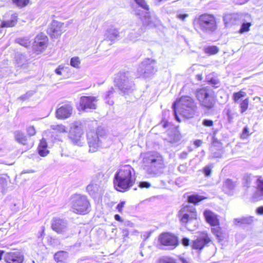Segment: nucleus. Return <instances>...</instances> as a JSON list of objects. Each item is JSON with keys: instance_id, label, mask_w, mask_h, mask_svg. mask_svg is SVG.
<instances>
[{"instance_id": "nucleus-1", "label": "nucleus", "mask_w": 263, "mask_h": 263, "mask_svg": "<svg viewBox=\"0 0 263 263\" xmlns=\"http://www.w3.org/2000/svg\"><path fill=\"white\" fill-rule=\"evenodd\" d=\"M114 186L116 190L124 192L128 190L136 180L135 172L130 165L122 166L115 175Z\"/></svg>"}, {"instance_id": "nucleus-2", "label": "nucleus", "mask_w": 263, "mask_h": 263, "mask_svg": "<svg viewBox=\"0 0 263 263\" xmlns=\"http://www.w3.org/2000/svg\"><path fill=\"white\" fill-rule=\"evenodd\" d=\"M142 158V166L147 174L153 176L161 174L165 167L161 154L157 152H149L144 154Z\"/></svg>"}, {"instance_id": "nucleus-3", "label": "nucleus", "mask_w": 263, "mask_h": 263, "mask_svg": "<svg viewBox=\"0 0 263 263\" xmlns=\"http://www.w3.org/2000/svg\"><path fill=\"white\" fill-rule=\"evenodd\" d=\"M175 117L177 121L180 120L177 115V107L180 113L186 118H193L196 112V106L192 98L189 96L182 97L175 102L172 106Z\"/></svg>"}, {"instance_id": "nucleus-4", "label": "nucleus", "mask_w": 263, "mask_h": 263, "mask_svg": "<svg viewBox=\"0 0 263 263\" xmlns=\"http://www.w3.org/2000/svg\"><path fill=\"white\" fill-rule=\"evenodd\" d=\"M71 208L74 213L84 215L90 211V205L86 196L76 194L71 197Z\"/></svg>"}, {"instance_id": "nucleus-5", "label": "nucleus", "mask_w": 263, "mask_h": 263, "mask_svg": "<svg viewBox=\"0 0 263 263\" xmlns=\"http://www.w3.org/2000/svg\"><path fill=\"white\" fill-rule=\"evenodd\" d=\"M115 83L124 93H129L134 89V84L128 72H120L116 77Z\"/></svg>"}, {"instance_id": "nucleus-6", "label": "nucleus", "mask_w": 263, "mask_h": 263, "mask_svg": "<svg viewBox=\"0 0 263 263\" xmlns=\"http://www.w3.org/2000/svg\"><path fill=\"white\" fill-rule=\"evenodd\" d=\"M196 97L202 106L207 109L213 107L215 100L211 90L206 88L200 89L197 91Z\"/></svg>"}, {"instance_id": "nucleus-7", "label": "nucleus", "mask_w": 263, "mask_h": 263, "mask_svg": "<svg viewBox=\"0 0 263 263\" xmlns=\"http://www.w3.org/2000/svg\"><path fill=\"white\" fill-rule=\"evenodd\" d=\"M157 71L156 62L154 60L146 59L139 65L137 72L139 76L145 78L149 77L154 74Z\"/></svg>"}, {"instance_id": "nucleus-8", "label": "nucleus", "mask_w": 263, "mask_h": 263, "mask_svg": "<svg viewBox=\"0 0 263 263\" xmlns=\"http://www.w3.org/2000/svg\"><path fill=\"white\" fill-rule=\"evenodd\" d=\"M83 132L80 124L76 122L71 124L69 132L68 137L75 144L81 146L83 139Z\"/></svg>"}, {"instance_id": "nucleus-9", "label": "nucleus", "mask_w": 263, "mask_h": 263, "mask_svg": "<svg viewBox=\"0 0 263 263\" xmlns=\"http://www.w3.org/2000/svg\"><path fill=\"white\" fill-rule=\"evenodd\" d=\"M198 22L201 29L205 32H212L216 29L215 19L211 15H201L200 16Z\"/></svg>"}, {"instance_id": "nucleus-10", "label": "nucleus", "mask_w": 263, "mask_h": 263, "mask_svg": "<svg viewBox=\"0 0 263 263\" xmlns=\"http://www.w3.org/2000/svg\"><path fill=\"white\" fill-rule=\"evenodd\" d=\"M178 216L181 222L187 223L196 219V212L194 206L185 205L179 212Z\"/></svg>"}, {"instance_id": "nucleus-11", "label": "nucleus", "mask_w": 263, "mask_h": 263, "mask_svg": "<svg viewBox=\"0 0 263 263\" xmlns=\"http://www.w3.org/2000/svg\"><path fill=\"white\" fill-rule=\"evenodd\" d=\"M87 140L89 146V152H95L99 148L105 146L102 144V141L105 140V138L99 136L98 133L92 132L88 133Z\"/></svg>"}, {"instance_id": "nucleus-12", "label": "nucleus", "mask_w": 263, "mask_h": 263, "mask_svg": "<svg viewBox=\"0 0 263 263\" xmlns=\"http://www.w3.org/2000/svg\"><path fill=\"white\" fill-rule=\"evenodd\" d=\"M97 97L94 96H82L79 100L78 109L83 111L95 109L97 108Z\"/></svg>"}, {"instance_id": "nucleus-13", "label": "nucleus", "mask_w": 263, "mask_h": 263, "mask_svg": "<svg viewBox=\"0 0 263 263\" xmlns=\"http://www.w3.org/2000/svg\"><path fill=\"white\" fill-rule=\"evenodd\" d=\"M65 30L64 23L53 21L49 25L47 31L52 38H56L61 35Z\"/></svg>"}, {"instance_id": "nucleus-14", "label": "nucleus", "mask_w": 263, "mask_h": 263, "mask_svg": "<svg viewBox=\"0 0 263 263\" xmlns=\"http://www.w3.org/2000/svg\"><path fill=\"white\" fill-rule=\"evenodd\" d=\"M51 228L59 234H65L68 231V224L66 220L55 217L51 221Z\"/></svg>"}, {"instance_id": "nucleus-15", "label": "nucleus", "mask_w": 263, "mask_h": 263, "mask_svg": "<svg viewBox=\"0 0 263 263\" xmlns=\"http://www.w3.org/2000/svg\"><path fill=\"white\" fill-rule=\"evenodd\" d=\"M48 39L44 33H41L37 34L35 37L33 44V48L37 51H43L47 46Z\"/></svg>"}, {"instance_id": "nucleus-16", "label": "nucleus", "mask_w": 263, "mask_h": 263, "mask_svg": "<svg viewBox=\"0 0 263 263\" xmlns=\"http://www.w3.org/2000/svg\"><path fill=\"white\" fill-rule=\"evenodd\" d=\"M72 110V106L70 104H63L57 109L56 117L60 119H67L71 116Z\"/></svg>"}, {"instance_id": "nucleus-17", "label": "nucleus", "mask_w": 263, "mask_h": 263, "mask_svg": "<svg viewBox=\"0 0 263 263\" xmlns=\"http://www.w3.org/2000/svg\"><path fill=\"white\" fill-rule=\"evenodd\" d=\"M159 239L164 246L175 247L178 245L177 238L168 233L161 234Z\"/></svg>"}, {"instance_id": "nucleus-18", "label": "nucleus", "mask_w": 263, "mask_h": 263, "mask_svg": "<svg viewBox=\"0 0 263 263\" xmlns=\"http://www.w3.org/2000/svg\"><path fill=\"white\" fill-rule=\"evenodd\" d=\"M130 30L127 36V39L132 42H136L139 40L143 33V29L140 24H135L131 25Z\"/></svg>"}, {"instance_id": "nucleus-19", "label": "nucleus", "mask_w": 263, "mask_h": 263, "mask_svg": "<svg viewBox=\"0 0 263 263\" xmlns=\"http://www.w3.org/2000/svg\"><path fill=\"white\" fill-rule=\"evenodd\" d=\"M148 11H146L143 16H141L143 24L150 27L158 26L160 24V20L155 15L150 16Z\"/></svg>"}, {"instance_id": "nucleus-20", "label": "nucleus", "mask_w": 263, "mask_h": 263, "mask_svg": "<svg viewBox=\"0 0 263 263\" xmlns=\"http://www.w3.org/2000/svg\"><path fill=\"white\" fill-rule=\"evenodd\" d=\"M4 258L7 263H22L24 256L20 252H12L7 253Z\"/></svg>"}, {"instance_id": "nucleus-21", "label": "nucleus", "mask_w": 263, "mask_h": 263, "mask_svg": "<svg viewBox=\"0 0 263 263\" xmlns=\"http://www.w3.org/2000/svg\"><path fill=\"white\" fill-rule=\"evenodd\" d=\"M211 241L208 234L204 233L202 236L193 242L192 247L195 249L201 250Z\"/></svg>"}, {"instance_id": "nucleus-22", "label": "nucleus", "mask_w": 263, "mask_h": 263, "mask_svg": "<svg viewBox=\"0 0 263 263\" xmlns=\"http://www.w3.org/2000/svg\"><path fill=\"white\" fill-rule=\"evenodd\" d=\"M256 189L252 196L254 201L263 200V180L258 179L256 182Z\"/></svg>"}, {"instance_id": "nucleus-23", "label": "nucleus", "mask_w": 263, "mask_h": 263, "mask_svg": "<svg viewBox=\"0 0 263 263\" xmlns=\"http://www.w3.org/2000/svg\"><path fill=\"white\" fill-rule=\"evenodd\" d=\"M204 216L208 223L212 226L219 225V219L216 214L209 210H206L204 212Z\"/></svg>"}, {"instance_id": "nucleus-24", "label": "nucleus", "mask_w": 263, "mask_h": 263, "mask_svg": "<svg viewBox=\"0 0 263 263\" xmlns=\"http://www.w3.org/2000/svg\"><path fill=\"white\" fill-rule=\"evenodd\" d=\"M106 39L109 41H115L120 36L119 31L114 27L107 29L105 34Z\"/></svg>"}, {"instance_id": "nucleus-25", "label": "nucleus", "mask_w": 263, "mask_h": 263, "mask_svg": "<svg viewBox=\"0 0 263 263\" xmlns=\"http://www.w3.org/2000/svg\"><path fill=\"white\" fill-rule=\"evenodd\" d=\"M17 21V15L16 13H13L9 20H4L2 21L0 25L1 27H12L14 26Z\"/></svg>"}, {"instance_id": "nucleus-26", "label": "nucleus", "mask_w": 263, "mask_h": 263, "mask_svg": "<svg viewBox=\"0 0 263 263\" xmlns=\"http://www.w3.org/2000/svg\"><path fill=\"white\" fill-rule=\"evenodd\" d=\"M38 150L40 155L42 157L47 156L49 153V151L47 149V143L44 139L41 140Z\"/></svg>"}, {"instance_id": "nucleus-27", "label": "nucleus", "mask_w": 263, "mask_h": 263, "mask_svg": "<svg viewBox=\"0 0 263 263\" xmlns=\"http://www.w3.org/2000/svg\"><path fill=\"white\" fill-rule=\"evenodd\" d=\"M68 256V253L64 251H59L54 254L55 260L60 263H64Z\"/></svg>"}, {"instance_id": "nucleus-28", "label": "nucleus", "mask_w": 263, "mask_h": 263, "mask_svg": "<svg viewBox=\"0 0 263 263\" xmlns=\"http://www.w3.org/2000/svg\"><path fill=\"white\" fill-rule=\"evenodd\" d=\"M14 135L17 142L23 145L27 144V138L24 133L21 131H16L15 132Z\"/></svg>"}, {"instance_id": "nucleus-29", "label": "nucleus", "mask_w": 263, "mask_h": 263, "mask_svg": "<svg viewBox=\"0 0 263 263\" xmlns=\"http://www.w3.org/2000/svg\"><path fill=\"white\" fill-rule=\"evenodd\" d=\"M236 185L235 182L230 179H226L223 182V189L226 192H229L234 189Z\"/></svg>"}, {"instance_id": "nucleus-30", "label": "nucleus", "mask_w": 263, "mask_h": 263, "mask_svg": "<svg viewBox=\"0 0 263 263\" xmlns=\"http://www.w3.org/2000/svg\"><path fill=\"white\" fill-rule=\"evenodd\" d=\"M114 92V88L113 87H111L109 90L107 91L104 95V99L105 100L106 103L110 105H113L114 103L112 100H110Z\"/></svg>"}, {"instance_id": "nucleus-31", "label": "nucleus", "mask_w": 263, "mask_h": 263, "mask_svg": "<svg viewBox=\"0 0 263 263\" xmlns=\"http://www.w3.org/2000/svg\"><path fill=\"white\" fill-rule=\"evenodd\" d=\"M204 199L202 196L198 195H192L188 197V201L190 203L196 204Z\"/></svg>"}, {"instance_id": "nucleus-32", "label": "nucleus", "mask_w": 263, "mask_h": 263, "mask_svg": "<svg viewBox=\"0 0 263 263\" xmlns=\"http://www.w3.org/2000/svg\"><path fill=\"white\" fill-rule=\"evenodd\" d=\"M16 42L22 46L27 47L30 45V41L27 37L18 38L16 40Z\"/></svg>"}, {"instance_id": "nucleus-33", "label": "nucleus", "mask_w": 263, "mask_h": 263, "mask_svg": "<svg viewBox=\"0 0 263 263\" xmlns=\"http://www.w3.org/2000/svg\"><path fill=\"white\" fill-rule=\"evenodd\" d=\"M219 51L218 48L216 46H209L204 48L205 53L209 54H214L217 53Z\"/></svg>"}, {"instance_id": "nucleus-34", "label": "nucleus", "mask_w": 263, "mask_h": 263, "mask_svg": "<svg viewBox=\"0 0 263 263\" xmlns=\"http://www.w3.org/2000/svg\"><path fill=\"white\" fill-rule=\"evenodd\" d=\"M235 221L238 223L249 224L253 221V217H243L241 218H236Z\"/></svg>"}, {"instance_id": "nucleus-35", "label": "nucleus", "mask_w": 263, "mask_h": 263, "mask_svg": "<svg viewBox=\"0 0 263 263\" xmlns=\"http://www.w3.org/2000/svg\"><path fill=\"white\" fill-rule=\"evenodd\" d=\"M247 93L246 92L240 90L237 92H234L233 95V99L234 102H237L240 99L245 97Z\"/></svg>"}, {"instance_id": "nucleus-36", "label": "nucleus", "mask_w": 263, "mask_h": 263, "mask_svg": "<svg viewBox=\"0 0 263 263\" xmlns=\"http://www.w3.org/2000/svg\"><path fill=\"white\" fill-rule=\"evenodd\" d=\"M51 127L53 130H57L60 133H67V128L62 124L53 125H52Z\"/></svg>"}, {"instance_id": "nucleus-37", "label": "nucleus", "mask_w": 263, "mask_h": 263, "mask_svg": "<svg viewBox=\"0 0 263 263\" xmlns=\"http://www.w3.org/2000/svg\"><path fill=\"white\" fill-rule=\"evenodd\" d=\"M98 185L96 183H90L87 185L86 190L90 195H92L98 190Z\"/></svg>"}, {"instance_id": "nucleus-38", "label": "nucleus", "mask_w": 263, "mask_h": 263, "mask_svg": "<svg viewBox=\"0 0 263 263\" xmlns=\"http://www.w3.org/2000/svg\"><path fill=\"white\" fill-rule=\"evenodd\" d=\"M249 105V99H246L243 100L240 104V111L241 113L244 112L248 108Z\"/></svg>"}, {"instance_id": "nucleus-39", "label": "nucleus", "mask_w": 263, "mask_h": 263, "mask_svg": "<svg viewBox=\"0 0 263 263\" xmlns=\"http://www.w3.org/2000/svg\"><path fill=\"white\" fill-rule=\"evenodd\" d=\"M80 64V60L77 57H73L70 60V65L75 68H79Z\"/></svg>"}, {"instance_id": "nucleus-40", "label": "nucleus", "mask_w": 263, "mask_h": 263, "mask_svg": "<svg viewBox=\"0 0 263 263\" xmlns=\"http://www.w3.org/2000/svg\"><path fill=\"white\" fill-rule=\"evenodd\" d=\"M135 2L138 4L140 7L144 9L146 11H148L149 10V7L147 5L145 0H134Z\"/></svg>"}, {"instance_id": "nucleus-41", "label": "nucleus", "mask_w": 263, "mask_h": 263, "mask_svg": "<svg viewBox=\"0 0 263 263\" xmlns=\"http://www.w3.org/2000/svg\"><path fill=\"white\" fill-rule=\"evenodd\" d=\"M13 3L18 7H24L26 6L29 0H12Z\"/></svg>"}, {"instance_id": "nucleus-42", "label": "nucleus", "mask_w": 263, "mask_h": 263, "mask_svg": "<svg viewBox=\"0 0 263 263\" xmlns=\"http://www.w3.org/2000/svg\"><path fill=\"white\" fill-rule=\"evenodd\" d=\"M212 233L218 238L221 237V230L219 227L213 228L211 229Z\"/></svg>"}, {"instance_id": "nucleus-43", "label": "nucleus", "mask_w": 263, "mask_h": 263, "mask_svg": "<svg viewBox=\"0 0 263 263\" xmlns=\"http://www.w3.org/2000/svg\"><path fill=\"white\" fill-rule=\"evenodd\" d=\"M27 132L30 136H33L36 134V130L33 126H29L27 128Z\"/></svg>"}, {"instance_id": "nucleus-44", "label": "nucleus", "mask_w": 263, "mask_h": 263, "mask_svg": "<svg viewBox=\"0 0 263 263\" xmlns=\"http://www.w3.org/2000/svg\"><path fill=\"white\" fill-rule=\"evenodd\" d=\"M158 263H176L175 260L168 257H164L159 259Z\"/></svg>"}, {"instance_id": "nucleus-45", "label": "nucleus", "mask_w": 263, "mask_h": 263, "mask_svg": "<svg viewBox=\"0 0 263 263\" xmlns=\"http://www.w3.org/2000/svg\"><path fill=\"white\" fill-rule=\"evenodd\" d=\"M180 139V135L175 131L172 135V138L171 139V141L172 142H175L178 141Z\"/></svg>"}, {"instance_id": "nucleus-46", "label": "nucleus", "mask_w": 263, "mask_h": 263, "mask_svg": "<svg viewBox=\"0 0 263 263\" xmlns=\"http://www.w3.org/2000/svg\"><path fill=\"white\" fill-rule=\"evenodd\" d=\"M250 26V23H243L241 25L240 31L241 32L248 31L249 30Z\"/></svg>"}, {"instance_id": "nucleus-47", "label": "nucleus", "mask_w": 263, "mask_h": 263, "mask_svg": "<svg viewBox=\"0 0 263 263\" xmlns=\"http://www.w3.org/2000/svg\"><path fill=\"white\" fill-rule=\"evenodd\" d=\"M65 68V66L63 64H61L59 65L55 69V72L58 75H62V71L64 70Z\"/></svg>"}, {"instance_id": "nucleus-48", "label": "nucleus", "mask_w": 263, "mask_h": 263, "mask_svg": "<svg viewBox=\"0 0 263 263\" xmlns=\"http://www.w3.org/2000/svg\"><path fill=\"white\" fill-rule=\"evenodd\" d=\"M202 125L205 126L211 127L213 125V121L210 119H205L202 121Z\"/></svg>"}, {"instance_id": "nucleus-49", "label": "nucleus", "mask_w": 263, "mask_h": 263, "mask_svg": "<svg viewBox=\"0 0 263 263\" xmlns=\"http://www.w3.org/2000/svg\"><path fill=\"white\" fill-rule=\"evenodd\" d=\"M203 172L206 176H209L211 173V168L209 166H206L203 168Z\"/></svg>"}, {"instance_id": "nucleus-50", "label": "nucleus", "mask_w": 263, "mask_h": 263, "mask_svg": "<svg viewBox=\"0 0 263 263\" xmlns=\"http://www.w3.org/2000/svg\"><path fill=\"white\" fill-rule=\"evenodd\" d=\"M139 186L141 188H148L151 186V184L146 181H142L139 183Z\"/></svg>"}, {"instance_id": "nucleus-51", "label": "nucleus", "mask_w": 263, "mask_h": 263, "mask_svg": "<svg viewBox=\"0 0 263 263\" xmlns=\"http://www.w3.org/2000/svg\"><path fill=\"white\" fill-rule=\"evenodd\" d=\"M249 136V129L248 127H245L242 131V133L241 135V138L245 139Z\"/></svg>"}, {"instance_id": "nucleus-52", "label": "nucleus", "mask_w": 263, "mask_h": 263, "mask_svg": "<svg viewBox=\"0 0 263 263\" xmlns=\"http://www.w3.org/2000/svg\"><path fill=\"white\" fill-rule=\"evenodd\" d=\"M125 201H121L117 206V209L119 212H121L122 211V209L125 205Z\"/></svg>"}, {"instance_id": "nucleus-53", "label": "nucleus", "mask_w": 263, "mask_h": 263, "mask_svg": "<svg viewBox=\"0 0 263 263\" xmlns=\"http://www.w3.org/2000/svg\"><path fill=\"white\" fill-rule=\"evenodd\" d=\"M178 170L182 173H184L186 171V167L185 165L182 164L178 166Z\"/></svg>"}, {"instance_id": "nucleus-54", "label": "nucleus", "mask_w": 263, "mask_h": 263, "mask_svg": "<svg viewBox=\"0 0 263 263\" xmlns=\"http://www.w3.org/2000/svg\"><path fill=\"white\" fill-rule=\"evenodd\" d=\"M210 82L211 84L215 85L216 87H217V85H218L219 84V81H218V80L216 79H215V78L211 79V80H210Z\"/></svg>"}, {"instance_id": "nucleus-55", "label": "nucleus", "mask_w": 263, "mask_h": 263, "mask_svg": "<svg viewBox=\"0 0 263 263\" xmlns=\"http://www.w3.org/2000/svg\"><path fill=\"white\" fill-rule=\"evenodd\" d=\"M188 16L187 14H178L177 17L181 20H184L186 17Z\"/></svg>"}, {"instance_id": "nucleus-56", "label": "nucleus", "mask_w": 263, "mask_h": 263, "mask_svg": "<svg viewBox=\"0 0 263 263\" xmlns=\"http://www.w3.org/2000/svg\"><path fill=\"white\" fill-rule=\"evenodd\" d=\"M180 260L181 263H191L189 258H184L183 257H180Z\"/></svg>"}, {"instance_id": "nucleus-57", "label": "nucleus", "mask_w": 263, "mask_h": 263, "mask_svg": "<svg viewBox=\"0 0 263 263\" xmlns=\"http://www.w3.org/2000/svg\"><path fill=\"white\" fill-rule=\"evenodd\" d=\"M189 239L187 238H183L182 239V243L185 246H188L189 245Z\"/></svg>"}, {"instance_id": "nucleus-58", "label": "nucleus", "mask_w": 263, "mask_h": 263, "mask_svg": "<svg viewBox=\"0 0 263 263\" xmlns=\"http://www.w3.org/2000/svg\"><path fill=\"white\" fill-rule=\"evenodd\" d=\"M256 212L258 214L262 215L263 214V206H259L256 209Z\"/></svg>"}, {"instance_id": "nucleus-59", "label": "nucleus", "mask_w": 263, "mask_h": 263, "mask_svg": "<svg viewBox=\"0 0 263 263\" xmlns=\"http://www.w3.org/2000/svg\"><path fill=\"white\" fill-rule=\"evenodd\" d=\"M234 2H235L236 3H238L239 4H243L247 2L249 0H233Z\"/></svg>"}, {"instance_id": "nucleus-60", "label": "nucleus", "mask_w": 263, "mask_h": 263, "mask_svg": "<svg viewBox=\"0 0 263 263\" xmlns=\"http://www.w3.org/2000/svg\"><path fill=\"white\" fill-rule=\"evenodd\" d=\"M187 153L186 152H182L180 155V158L181 159H185L186 158Z\"/></svg>"}, {"instance_id": "nucleus-61", "label": "nucleus", "mask_w": 263, "mask_h": 263, "mask_svg": "<svg viewBox=\"0 0 263 263\" xmlns=\"http://www.w3.org/2000/svg\"><path fill=\"white\" fill-rule=\"evenodd\" d=\"M201 144L202 141L201 140H197L194 141V144L197 147L200 146Z\"/></svg>"}, {"instance_id": "nucleus-62", "label": "nucleus", "mask_w": 263, "mask_h": 263, "mask_svg": "<svg viewBox=\"0 0 263 263\" xmlns=\"http://www.w3.org/2000/svg\"><path fill=\"white\" fill-rule=\"evenodd\" d=\"M115 219L118 221H122V219L121 218V217H120V216L118 214H116L115 215Z\"/></svg>"}, {"instance_id": "nucleus-63", "label": "nucleus", "mask_w": 263, "mask_h": 263, "mask_svg": "<svg viewBox=\"0 0 263 263\" xmlns=\"http://www.w3.org/2000/svg\"><path fill=\"white\" fill-rule=\"evenodd\" d=\"M213 157L215 158H219L221 157V155L218 153H215L213 154Z\"/></svg>"}, {"instance_id": "nucleus-64", "label": "nucleus", "mask_w": 263, "mask_h": 263, "mask_svg": "<svg viewBox=\"0 0 263 263\" xmlns=\"http://www.w3.org/2000/svg\"><path fill=\"white\" fill-rule=\"evenodd\" d=\"M167 125H168V122L167 121H163V126L165 128L166 127H167Z\"/></svg>"}]
</instances>
